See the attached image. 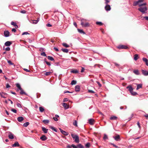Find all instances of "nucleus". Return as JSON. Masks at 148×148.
<instances>
[{"label": "nucleus", "instance_id": "1", "mask_svg": "<svg viewBox=\"0 0 148 148\" xmlns=\"http://www.w3.org/2000/svg\"><path fill=\"white\" fill-rule=\"evenodd\" d=\"M86 20L85 19H82L81 20V24L83 27H86L89 26V24L86 22Z\"/></svg>", "mask_w": 148, "mask_h": 148}, {"label": "nucleus", "instance_id": "2", "mask_svg": "<svg viewBox=\"0 0 148 148\" xmlns=\"http://www.w3.org/2000/svg\"><path fill=\"white\" fill-rule=\"evenodd\" d=\"M140 7V8L138 9V10L142 13L143 14L146 13V12L147 9V8L146 7H142L141 6Z\"/></svg>", "mask_w": 148, "mask_h": 148}, {"label": "nucleus", "instance_id": "3", "mask_svg": "<svg viewBox=\"0 0 148 148\" xmlns=\"http://www.w3.org/2000/svg\"><path fill=\"white\" fill-rule=\"evenodd\" d=\"M144 0H138L137 1H134L133 4V5L134 6H136L137 5L139 6V4H141L140 3L143 2Z\"/></svg>", "mask_w": 148, "mask_h": 148}, {"label": "nucleus", "instance_id": "4", "mask_svg": "<svg viewBox=\"0 0 148 148\" xmlns=\"http://www.w3.org/2000/svg\"><path fill=\"white\" fill-rule=\"evenodd\" d=\"M118 48L119 49H127L128 47L126 46L125 45H119L118 47Z\"/></svg>", "mask_w": 148, "mask_h": 148}, {"label": "nucleus", "instance_id": "5", "mask_svg": "<svg viewBox=\"0 0 148 148\" xmlns=\"http://www.w3.org/2000/svg\"><path fill=\"white\" fill-rule=\"evenodd\" d=\"M8 137L11 139H13L14 138V134H12L11 132H8Z\"/></svg>", "mask_w": 148, "mask_h": 148}, {"label": "nucleus", "instance_id": "6", "mask_svg": "<svg viewBox=\"0 0 148 148\" xmlns=\"http://www.w3.org/2000/svg\"><path fill=\"white\" fill-rule=\"evenodd\" d=\"M62 105L65 110L69 108V105H67L66 103H62Z\"/></svg>", "mask_w": 148, "mask_h": 148}, {"label": "nucleus", "instance_id": "7", "mask_svg": "<svg viewBox=\"0 0 148 148\" xmlns=\"http://www.w3.org/2000/svg\"><path fill=\"white\" fill-rule=\"evenodd\" d=\"M0 95L1 97L3 98H5L6 97V96L8 94L6 93L1 92H0Z\"/></svg>", "mask_w": 148, "mask_h": 148}, {"label": "nucleus", "instance_id": "8", "mask_svg": "<svg viewBox=\"0 0 148 148\" xmlns=\"http://www.w3.org/2000/svg\"><path fill=\"white\" fill-rule=\"evenodd\" d=\"M10 32L7 31H5L4 32V35L5 37H8L9 36Z\"/></svg>", "mask_w": 148, "mask_h": 148}, {"label": "nucleus", "instance_id": "9", "mask_svg": "<svg viewBox=\"0 0 148 148\" xmlns=\"http://www.w3.org/2000/svg\"><path fill=\"white\" fill-rule=\"evenodd\" d=\"M113 138L115 140L117 141H119L121 140L120 136L119 135H117L115 137H113Z\"/></svg>", "mask_w": 148, "mask_h": 148}, {"label": "nucleus", "instance_id": "10", "mask_svg": "<svg viewBox=\"0 0 148 148\" xmlns=\"http://www.w3.org/2000/svg\"><path fill=\"white\" fill-rule=\"evenodd\" d=\"M59 129L60 131V132L62 133L64 135L67 136L69 134L68 133L66 132L65 131H63L60 128Z\"/></svg>", "mask_w": 148, "mask_h": 148}, {"label": "nucleus", "instance_id": "11", "mask_svg": "<svg viewBox=\"0 0 148 148\" xmlns=\"http://www.w3.org/2000/svg\"><path fill=\"white\" fill-rule=\"evenodd\" d=\"M105 8L106 11H110L111 10V8L110 5H106Z\"/></svg>", "mask_w": 148, "mask_h": 148}, {"label": "nucleus", "instance_id": "12", "mask_svg": "<svg viewBox=\"0 0 148 148\" xmlns=\"http://www.w3.org/2000/svg\"><path fill=\"white\" fill-rule=\"evenodd\" d=\"M80 90V86L78 85H76L75 87V90L76 92L79 91Z\"/></svg>", "mask_w": 148, "mask_h": 148}, {"label": "nucleus", "instance_id": "13", "mask_svg": "<svg viewBox=\"0 0 148 148\" xmlns=\"http://www.w3.org/2000/svg\"><path fill=\"white\" fill-rule=\"evenodd\" d=\"M12 44V43L10 41H7L5 43V45L6 46H9Z\"/></svg>", "mask_w": 148, "mask_h": 148}, {"label": "nucleus", "instance_id": "14", "mask_svg": "<svg viewBox=\"0 0 148 148\" xmlns=\"http://www.w3.org/2000/svg\"><path fill=\"white\" fill-rule=\"evenodd\" d=\"M74 139H75V142L77 143H79V137L78 135L77 136H76V137L74 138Z\"/></svg>", "mask_w": 148, "mask_h": 148}, {"label": "nucleus", "instance_id": "15", "mask_svg": "<svg viewBox=\"0 0 148 148\" xmlns=\"http://www.w3.org/2000/svg\"><path fill=\"white\" fill-rule=\"evenodd\" d=\"M20 145L18 142H16L14 144L12 145V147H19Z\"/></svg>", "mask_w": 148, "mask_h": 148}, {"label": "nucleus", "instance_id": "16", "mask_svg": "<svg viewBox=\"0 0 148 148\" xmlns=\"http://www.w3.org/2000/svg\"><path fill=\"white\" fill-rule=\"evenodd\" d=\"M47 139V137L45 135L42 136L40 138V139L42 141H45Z\"/></svg>", "mask_w": 148, "mask_h": 148}, {"label": "nucleus", "instance_id": "17", "mask_svg": "<svg viewBox=\"0 0 148 148\" xmlns=\"http://www.w3.org/2000/svg\"><path fill=\"white\" fill-rule=\"evenodd\" d=\"M127 89H128L130 91V92H132L133 90V88L131 86H128L127 87Z\"/></svg>", "mask_w": 148, "mask_h": 148}, {"label": "nucleus", "instance_id": "18", "mask_svg": "<svg viewBox=\"0 0 148 148\" xmlns=\"http://www.w3.org/2000/svg\"><path fill=\"white\" fill-rule=\"evenodd\" d=\"M23 117H19L17 118V120L19 122H21L23 120Z\"/></svg>", "mask_w": 148, "mask_h": 148}, {"label": "nucleus", "instance_id": "19", "mask_svg": "<svg viewBox=\"0 0 148 148\" xmlns=\"http://www.w3.org/2000/svg\"><path fill=\"white\" fill-rule=\"evenodd\" d=\"M94 120L92 119H90L88 120V122L91 125H92L93 124Z\"/></svg>", "mask_w": 148, "mask_h": 148}, {"label": "nucleus", "instance_id": "20", "mask_svg": "<svg viewBox=\"0 0 148 148\" xmlns=\"http://www.w3.org/2000/svg\"><path fill=\"white\" fill-rule=\"evenodd\" d=\"M51 71H52L51 72L50 71L46 72L44 74L46 76H48L50 75L52 73H53L52 70H51Z\"/></svg>", "mask_w": 148, "mask_h": 148}, {"label": "nucleus", "instance_id": "21", "mask_svg": "<svg viewBox=\"0 0 148 148\" xmlns=\"http://www.w3.org/2000/svg\"><path fill=\"white\" fill-rule=\"evenodd\" d=\"M142 73L145 76H147L148 75V71L143 70Z\"/></svg>", "mask_w": 148, "mask_h": 148}, {"label": "nucleus", "instance_id": "22", "mask_svg": "<svg viewBox=\"0 0 148 148\" xmlns=\"http://www.w3.org/2000/svg\"><path fill=\"white\" fill-rule=\"evenodd\" d=\"M42 130L45 133H47L48 132V129H46L44 127H42Z\"/></svg>", "mask_w": 148, "mask_h": 148}, {"label": "nucleus", "instance_id": "23", "mask_svg": "<svg viewBox=\"0 0 148 148\" xmlns=\"http://www.w3.org/2000/svg\"><path fill=\"white\" fill-rule=\"evenodd\" d=\"M143 61H144V62H145L147 66H148V60L145 58H143Z\"/></svg>", "mask_w": 148, "mask_h": 148}, {"label": "nucleus", "instance_id": "24", "mask_svg": "<svg viewBox=\"0 0 148 148\" xmlns=\"http://www.w3.org/2000/svg\"><path fill=\"white\" fill-rule=\"evenodd\" d=\"M61 50L63 52H64V53H68L69 52V50L68 49H63V48H62L61 49Z\"/></svg>", "mask_w": 148, "mask_h": 148}, {"label": "nucleus", "instance_id": "25", "mask_svg": "<svg viewBox=\"0 0 148 148\" xmlns=\"http://www.w3.org/2000/svg\"><path fill=\"white\" fill-rule=\"evenodd\" d=\"M142 84H137V87L136 88V90H138V89L142 88Z\"/></svg>", "mask_w": 148, "mask_h": 148}, {"label": "nucleus", "instance_id": "26", "mask_svg": "<svg viewBox=\"0 0 148 148\" xmlns=\"http://www.w3.org/2000/svg\"><path fill=\"white\" fill-rule=\"evenodd\" d=\"M21 91L20 92V94L21 95L25 94L27 95V94L23 91V89L21 88V90H20Z\"/></svg>", "mask_w": 148, "mask_h": 148}, {"label": "nucleus", "instance_id": "27", "mask_svg": "<svg viewBox=\"0 0 148 148\" xmlns=\"http://www.w3.org/2000/svg\"><path fill=\"white\" fill-rule=\"evenodd\" d=\"M133 72L136 75H139V72L138 70H134L133 71Z\"/></svg>", "mask_w": 148, "mask_h": 148}, {"label": "nucleus", "instance_id": "28", "mask_svg": "<svg viewBox=\"0 0 148 148\" xmlns=\"http://www.w3.org/2000/svg\"><path fill=\"white\" fill-rule=\"evenodd\" d=\"M16 86L18 88V89L20 90H21V86L20 84L18 83H17L16 84Z\"/></svg>", "mask_w": 148, "mask_h": 148}, {"label": "nucleus", "instance_id": "29", "mask_svg": "<svg viewBox=\"0 0 148 148\" xmlns=\"http://www.w3.org/2000/svg\"><path fill=\"white\" fill-rule=\"evenodd\" d=\"M11 25H14L16 28L18 27V26L16 23L12 21L11 23Z\"/></svg>", "mask_w": 148, "mask_h": 148}, {"label": "nucleus", "instance_id": "30", "mask_svg": "<svg viewBox=\"0 0 148 148\" xmlns=\"http://www.w3.org/2000/svg\"><path fill=\"white\" fill-rule=\"evenodd\" d=\"M47 58L49 60H51V61H53L54 60L53 58L51 56H48L47 57Z\"/></svg>", "mask_w": 148, "mask_h": 148}, {"label": "nucleus", "instance_id": "31", "mask_svg": "<svg viewBox=\"0 0 148 148\" xmlns=\"http://www.w3.org/2000/svg\"><path fill=\"white\" fill-rule=\"evenodd\" d=\"M117 117L116 116H113L110 117V119L111 120H116Z\"/></svg>", "mask_w": 148, "mask_h": 148}, {"label": "nucleus", "instance_id": "32", "mask_svg": "<svg viewBox=\"0 0 148 148\" xmlns=\"http://www.w3.org/2000/svg\"><path fill=\"white\" fill-rule=\"evenodd\" d=\"M77 30H78V32L80 33L83 34H85L84 32L82 29H77Z\"/></svg>", "mask_w": 148, "mask_h": 148}, {"label": "nucleus", "instance_id": "33", "mask_svg": "<svg viewBox=\"0 0 148 148\" xmlns=\"http://www.w3.org/2000/svg\"><path fill=\"white\" fill-rule=\"evenodd\" d=\"M138 55L137 54H136L134 55V60H137L138 58Z\"/></svg>", "mask_w": 148, "mask_h": 148}, {"label": "nucleus", "instance_id": "34", "mask_svg": "<svg viewBox=\"0 0 148 148\" xmlns=\"http://www.w3.org/2000/svg\"><path fill=\"white\" fill-rule=\"evenodd\" d=\"M62 45L64 47H65L67 48L69 47V45L65 43H62Z\"/></svg>", "mask_w": 148, "mask_h": 148}, {"label": "nucleus", "instance_id": "35", "mask_svg": "<svg viewBox=\"0 0 148 148\" xmlns=\"http://www.w3.org/2000/svg\"><path fill=\"white\" fill-rule=\"evenodd\" d=\"M42 122L44 123L47 124L49 122V121L48 120H43Z\"/></svg>", "mask_w": 148, "mask_h": 148}, {"label": "nucleus", "instance_id": "36", "mask_svg": "<svg viewBox=\"0 0 148 148\" xmlns=\"http://www.w3.org/2000/svg\"><path fill=\"white\" fill-rule=\"evenodd\" d=\"M71 73L76 74L78 73V71L77 70H72L71 71Z\"/></svg>", "mask_w": 148, "mask_h": 148}, {"label": "nucleus", "instance_id": "37", "mask_svg": "<svg viewBox=\"0 0 148 148\" xmlns=\"http://www.w3.org/2000/svg\"><path fill=\"white\" fill-rule=\"evenodd\" d=\"M49 127L55 132H57V130L53 127L50 126Z\"/></svg>", "mask_w": 148, "mask_h": 148}, {"label": "nucleus", "instance_id": "38", "mask_svg": "<svg viewBox=\"0 0 148 148\" xmlns=\"http://www.w3.org/2000/svg\"><path fill=\"white\" fill-rule=\"evenodd\" d=\"M39 110L40 112H42L44 111V108L42 107H39Z\"/></svg>", "mask_w": 148, "mask_h": 148}, {"label": "nucleus", "instance_id": "39", "mask_svg": "<svg viewBox=\"0 0 148 148\" xmlns=\"http://www.w3.org/2000/svg\"><path fill=\"white\" fill-rule=\"evenodd\" d=\"M29 124V122H26L23 124V126L24 127H27Z\"/></svg>", "mask_w": 148, "mask_h": 148}, {"label": "nucleus", "instance_id": "40", "mask_svg": "<svg viewBox=\"0 0 148 148\" xmlns=\"http://www.w3.org/2000/svg\"><path fill=\"white\" fill-rule=\"evenodd\" d=\"M71 135L73 139H74V138L76 137V136H77V135H75L73 134V133H71Z\"/></svg>", "mask_w": 148, "mask_h": 148}, {"label": "nucleus", "instance_id": "41", "mask_svg": "<svg viewBox=\"0 0 148 148\" xmlns=\"http://www.w3.org/2000/svg\"><path fill=\"white\" fill-rule=\"evenodd\" d=\"M77 146L79 148H84V147L81 144H78Z\"/></svg>", "mask_w": 148, "mask_h": 148}, {"label": "nucleus", "instance_id": "42", "mask_svg": "<svg viewBox=\"0 0 148 148\" xmlns=\"http://www.w3.org/2000/svg\"><path fill=\"white\" fill-rule=\"evenodd\" d=\"M77 82L76 81L73 80L71 82V85H73L75 84H76Z\"/></svg>", "mask_w": 148, "mask_h": 148}, {"label": "nucleus", "instance_id": "43", "mask_svg": "<svg viewBox=\"0 0 148 148\" xmlns=\"http://www.w3.org/2000/svg\"><path fill=\"white\" fill-rule=\"evenodd\" d=\"M45 62L49 66H50L51 65V63L50 62H47L46 60V59H45Z\"/></svg>", "mask_w": 148, "mask_h": 148}, {"label": "nucleus", "instance_id": "44", "mask_svg": "<svg viewBox=\"0 0 148 148\" xmlns=\"http://www.w3.org/2000/svg\"><path fill=\"white\" fill-rule=\"evenodd\" d=\"M96 24L100 25H103V23L101 22H97L96 23Z\"/></svg>", "mask_w": 148, "mask_h": 148}, {"label": "nucleus", "instance_id": "45", "mask_svg": "<svg viewBox=\"0 0 148 148\" xmlns=\"http://www.w3.org/2000/svg\"><path fill=\"white\" fill-rule=\"evenodd\" d=\"M16 105L18 107L20 108H22L21 105L19 103L17 102L16 103Z\"/></svg>", "mask_w": 148, "mask_h": 148}, {"label": "nucleus", "instance_id": "46", "mask_svg": "<svg viewBox=\"0 0 148 148\" xmlns=\"http://www.w3.org/2000/svg\"><path fill=\"white\" fill-rule=\"evenodd\" d=\"M86 147H89L90 146V144L89 143H87L85 145Z\"/></svg>", "mask_w": 148, "mask_h": 148}, {"label": "nucleus", "instance_id": "47", "mask_svg": "<svg viewBox=\"0 0 148 148\" xmlns=\"http://www.w3.org/2000/svg\"><path fill=\"white\" fill-rule=\"evenodd\" d=\"M103 139L104 140L108 139V137L105 134H104V136L103 137Z\"/></svg>", "mask_w": 148, "mask_h": 148}, {"label": "nucleus", "instance_id": "48", "mask_svg": "<svg viewBox=\"0 0 148 148\" xmlns=\"http://www.w3.org/2000/svg\"><path fill=\"white\" fill-rule=\"evenodd\" d=\"M73 125L75 126H77V123L76 121H75L73 123Z\"/></svg>", "mask_w": 148, "mask_h": 148}, {"label": "nucleus", "instance_id": "49", "mask_svg": "<svg viewBox=\"0 0 148 148\" xmlns=\"http://www.w3.org/2000/svg\"><path fill=\"white\" fill-rule=\"evenodd\" d=\"M41 55L44 56H46V55L45 52H43L41 53Z\"/></svg>", "mask_w": 148, "mask_h": 148}, {"label": "nucleus", "instance_id": "50", "mask_svg": "<svg viewBox=\"0 0 148 148\" xmlns=\"http://www.w3.org/2000/svg\"><path fill=\"white\" fill-rule=\"evenodd\" d=\"M130 93H131V94L132 95H136L137 94V93L136 92H134L133 91L132 92H131Z\"/></svg>", "mask_w": 148, "mask_h": 148}, {"label": "nucleus", "instance_id": "51", "mask_svg": "<svg viewBox=\"0 0 148 148\" xmlns=\"http://www.w3.org/2000/svg\"><path fill=\"white\" fill-rule=\"evenodd\" d=\"M11 110V111L12 112H14V113H16L17 111L15 109H12Z\"/></svg>", "mask_w": 148, "mask_h": 148}, {"label": "nucleus", "instance_id": "52", "mask_svg": "<svg viewBox=\"0 0 148 148\" xmlns=\"http://www.w3.org/2000/svg\"><path fill=\"white\" fill-rule=\"evenodd\" d=\"M88 92L90 93H94L95 92L92 90H88Z\"/></svg>", "mask_w": 148, "mask_h": 148}, {"label": "nucleus", "instance_id": "53", "mask_svg": "<svg viewBox=\"0 0 148 148\" xmlns=\"http://www.w3.org/2000/svg\"><path fill=\"white\" fill-rule=\"evenodd\" d=\"M8 62L10 65H12L13 64V63H12L10 60H8Z\"/></svg>", "mask_w": 148, "mask_h": 148}, {"label": "nucleus", "instance_id": "54", "mask_svg": "<svg viewBox=\"0 0 148 148\" xmlns=\"http://www.w3.org/2000/svg\"><path fill=\"white\" fill-rule=\"evenodd\" d=\"M146 5V3H143L142 4H139V6L141 7L143 5Z\"/></svg>", "mask_w": 148, "mask_h": 148}, {"label": "nucleus", "instance_id": "55", "mask_svg": "<svg viewBox=\"0 0 148 148\" xmlns=\"http://www.w3.org/2000/svg\"><path fill=\"white\" fill-rule=\"evenodd\" d=\"M28 34H29V33H28L27 32H25L23 33L22 34V35H27Z\"/></svg>", "mask_w": 148, "mask_h": 148}, {"label": "nucleus", "instance_id": "56", "mask_svg": "<svg viewBox=\"0 0 148 148\" xmlns=\"http://www.w3.org/2000/svg\"><path fill=\"white\" fill-rule=\"evenodd\" d=\"M20 12L23 14H25L26 13V11L25 10H22Z\"/></svg>", "mask_w": 148, "mask_h": 148}, {"label": "nucleus", "instance_id": "57", "mask_svg": "<svg viewBox=\"0 0 148 148\" xmlns=\"http://www.w3.org/2000/svg\"><path fill=\"white\" fill-rule=\"evenodd\" d=\"M23 69L25 71L27 72H30V70H28L26 69Z\"/></svg>", "mask_w": 148, "mask_h": 148}, {"label": "nucleus", "instance_id": "58", "mask_svg": "<svg viewBox=\"0 0 148 148\" xmlns=\"http://www.w3.org/2000/svg\"><path fill=\"white\" fill-rule=\"evenodd\" d=\"M5 50L6 51H9L10 50V48L9 47H7L5 49Z\"/></svg>", "mask_w": 148, "mask_h": 148}, {"label": "nucleus", "instance_id": "59", "mask_svg": "<svg viewBox=\"0 0 148 148\" xmlns=\"http://www.w3.org/2000/svg\"><path fill=\"white\" fill-rule=\"evenodd\" d=\"M110 144L111 145H113L114 147H115L116 148H118V147L116 145H115V144H114L113 143H110Z\"/></svg>", "mask_w": 148, "mask_h": 148}, {"label": "nucleus", "instance_id": "60", "mask_svg": "<svg viewBox=\"0 0 148 148\" xmlns=\"http://www.w3.org/2000/svg\"><path fill=\"white\" fill-rule=\"evenodd\" d=\"M97 83L98 84V85H99V87H101V85L99 82L97 81Z\"/></svg>", "mask_w": 148, "mask_h": 148}, {"label": "nucleus", "instance_id": "61", "mask_svg": "<svg viewBox=\"0 0 148 148\" xmlns=\"http://www.w3.org/2000/svg\"><path fill=\"white\" fill-rule=\"evenodd\" d=\"M72 147H73V148H78V147L77 146H76L73 144H72Z\"/></svg>", "mask_w": 148, "mask_h": 148}, {"label": "nucleus", "instance_id": "62", "mask_svg": "<svg viewBox=\"0 0 148 148\" xmlns=\"http://www.w3.org/2000/svg\"><path fill=\"white\" fill-rule=\"evenodd\" d=\"M33 22L35 24H36L38 22L36 20H34L33 21Z\"/></svg>", "mask_w": 148, "mask_h": 148}, {"label": "nucleus", "instance_id": "63", "mask_svg": "<svg viewBox=\"0 0 148 148\" xmlns=\"http://www.w3.org/2000/svg\"><path fill=\"white\" fill-rule=\"evenodd\" d=\"M68 101V99L66 98H64L63 101V102L67 101Z\"/></svg>", "mask_w": 148, "mask_h": 148}, {"label": "nucleus", "instance_id": "64", "mask_svg": "<svg viewBox=\"0 0 148 148\" xmlns=\"http://www.w3.org/2000/svg\"><path fill=\"white\" fill-rule=\"evenodd\" d=\"M53 119H54V120L55 121H58V119L56 117H54L53 118Z\"/></svg>", "mask_w": 148, "mask_h": 148}]
</instances>
